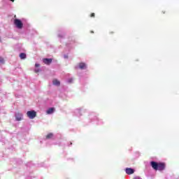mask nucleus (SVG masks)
<instances>
[{
  "label": "nucleus",
  "instance_id": "f257e3e1",
  "mask_svg": "<svg viewBox=\"0 0 179 179\" xmlns=\"http://www.w3.org/2000/svg\"><path fill=\"white\" fill-rule=\"evenodd\" d=\"M150 166L156 171H157V170L159 171H163V170H164V169H166V164L164 162L157 163L156 162H151Z\"/></svg>",
  "mask_w": 179,
  "mask_h": 179
},
{
  "label": "nucleus",
  "instance_id": "f03ea898",
  "mask_svg": "<svg viewBox=\"0 0 179 179\" xmlns=\"http://www.w3.org/2000/svg\"><path fill=\"white\" fill-rule=\"evenodd\" d=\"M14 24L17 29H23V22L19 19L14 20Z\"/></svg>",
  "mask_w": 179,
  "mask_h": 179
},
{
  "label": "nucleus",
  "instance_id": "7ed1b4c3",
  "mask_svg": "<svg viewBox=\"0 0 179 179\" xmlns=\"http://www.w3.org/2000/svg\"><path fill=\"white\" fill-rule=\"evenodd\" d=\"M27 115L29 117V118L33 120V118H36L37 113L34 110H30L27 113Z\"/></svg>",
  "mask_w": 179,
  "mask_h": 179
},
{
  "label": "nucleus",
  "instance_id": "20e7f679",
  "mask_svg": "<svg viewBox=\"0 0 179 179\" xmlns=\"http://www.w3.org/2000/svg\"><path fill=\"white\" fill-rule=\"evenodd\" d=\"M126 174H128L129 176H131V174H134L135 173V170L131 169V168H127L125 169Z\"/></svg>",
  "mask_w": 179,
  "mask_h": 179
},
{
  "label": "nucleus",
  "instance_id": "39448f33",
  "mask_svg": "<svg viewBox=\"0 0 179 179\" xmlns=\"http://www.w3.org/2000/svg\"><path fill=\"white\" fill-rule=\"evenodd\" d=\"M43 64H45V65H50V64L52 62V59H48L45 58L43 59Z\"/></svg>",
  "mask_w": 179,
  "mask_h": 179
},
{
  "label": "nucleus",
  "instance_id": "423d86ee",
  "mask_svg": "<svg viewBox=\"0 0 179 179\" xmlns=\"http://www.w3.org/2000/svg\"><path fill=\"white\" fill-rule=\"evenodd\" d=\"M22 116H23V115H22V113H17L15 115L16 121H22Z\"/></svg>",
  "mask_w": 179,
  "mask_h": 179
},
{
  "label": "nucleus",
  "instance_id": "0eeeda50",
  "mask_svg": "<svg viewBox=\"0 0 179 179\" xmlns=\"http://www.w3.org/2000/svg\"><path fill=\"white\" fill-rule=\"evenodd\" d=\"M52 83L55 86H59V85H61V83L59 82V80L57 79L53 80Z\"/></svg>",
  "mask_w": 179,
  "mask_h": 179
},
{
  "label": "nucleus",
  "instance_id": "6e6552de",
  "mask_svg": "<svg viewBox=\"0 0 179 179\" xmlns=\"http://www.w3.org/2000/svg\"><path fill=\"white\" fill-rule=\"evenodd\" d=\"M54 111H55V108H50L47 111V114H52V113H54Z\"/></svg>",
  "mask_w": 179,
  "mask_h": 179
},
{
  "label": "nucleus",
  "instance_id": "1a4fd4ad",
  "mask_svg": "<svg viewBox=\"0 0 179 179\" xmlns=\"http://www.w3.org/2000/svg\"><path fill=\"white\" fill-rule=\"evenodd\" d=\"M80 69H86V64L85 63H80L79 64Z\"/></svg>",
  "mask_w": 179,
  "mask_h": 179
},
{
  "label": "nucleus",
  "instance_id": "9d476101",
  "mask_svg": "<svg viewBox=\"0 0 179 179\" xmlns=\"http://www.w3.org/2000/svg\"><path fill=\"white\" fill-rule=\"evenodd\" d=\"M20 58L21 59H26V54L25 53H20Z\"/></svg>",
  "mask_w": 179,
  "mask_h": 179
},
{
  "label": "nucleus",
  "instance_id": "9b49d317",
  "mask_svg": "<svg viewBox=\"0 0 179 179\" xmlns=\"http://www.w3.org/2000/svg\"><path fill=\"white\" fill-rule=\"evenodd\" d=\"M52 136H54V134L52 133H49L46 136V139H51V138H52Z\"/></svg>",
  "mask_w": 179,
  "mask_h": 179
},
{
  "label": "nucleus",
  "instance_id": "f8f14e48",
  "mask_svg": "<svg viewBox=\"0 0 179 179\" xmlns=\"http://www.w3.org/2000/svg\"><path fill=\"white\" fill-rule=\"evenodd\" d=\"M0 62L1 64H5V59H3V57H0Z\"/></svg>",
  "mask_w": 179,
  "mask_h": 179
},
{
  "label": "nucleus",
  "instance_id": "ddd939ff",
  "mask_svg": "<svg viewBox=\"0 0 179 179\" xmlns=\"http://www.w3.org/2000/svg\"><path fill=\"white\" fill-rule=\"evenodd\" d=\"M68 82H69V83H72V82H73V78H69Z\"/></svg>",
  "mask_w": 179,
  "mask_h": 179
},
{
  "label": "nucleus",
  "instance_id": "4468645a",
  "mask_svg": "<svg viewBox=\"0 0 179 179\" xmlns=\"http://www.w3.org/2000/svg\"><path fill=\"white\" fill-rule=\"evenodd\" d=\"M38 72H40V69H35V73H38Z\"/></svg>",
  "mask_w": 179,
  "mask_h": 179
},
{
  "label": "nucleus",
  "instance_id": "2eb2a0df",
  "mask_svg": "<svg viewBox=\"0 0 179 179\" xmlns=\"http://www.w3.org/2000/svg\"><path fill=\"white\" fill-rule=\"evenodd\" d=\"M94 16H95L94 13H91L90 17H94Z\"/></svg>",
  "mask_w": 179,
  "mask_h": 179
},
{
  "label": "nucleus",
  "instance_id": "dca6fc26",
  "mask_svg": "<svg viewBox=\"0 0 179 179\" xmlns=\"http://www.w3.org/2000/svg\"><path fill=\"white\" fill-rule=\"evenodd\" d=\"M35 66H36V68H38V66H40V64H35Z\"/></svg>",
  "mask_w": 179,
  "mask_h": 179
},
{
  "label": "nucleus",
  "instance_id": "f3484780",
  "mask_svg": "<svg viewBox=\"0 0 179 179\" xmlns=\"http://www.w3.org/2000/svg\"><path fill=\"white\" fill-rule=\"evenodd\" d=\"M10 1H11V2H15V0H10Z\"/></svg>",
  "mask_w": 179,
  "mask_h": 179
},
{
  "label": "nucleus",
  "instance_id": "a211bd4d",
  "mask_svg": "<svg viewBox=\"0 0 179 179\" xmlns=\"http://www.w3.org/2000/svg\"><path fill=\"white\" fill-rule=\"evenodd\" d=\"M91 33H92V34H93V33H94V31H91Z\"/></svg>",
  "mask_w": 179,
  "mask_h": 179
},
{
  "label": "nucleus",
  "instance_id": "6ab92c4d",
  "mask_svg": "<svg viewBox=\"0 0 179 179\" xmlns=\"http://www.w3.org/2000/svg\"><path fill=\"white\" fill-rule=\"evenodd\" d=\"M113 33H114V32H110V34H113Z\"/></svg>",
  "mask_w": 179,
  "mask_h": 179
},
{
  "label": "nucleus",
  "instance_id": "aec40b11",
  "mask_svg": "<svg viewBox=\"0 0 179 179\" xmlns=\"http://www.w3.org/2000/svg\"><path fill=\"white\" fill-rule=\"evenodd\" d=\"M14 17H16V15H15Z\"/></svg>",
  "mask_w": 179,
  "mask_h": 179
},
{
  "label": "nucleus",
  "instance_id": "412c9836",
  "mask_svg": "<svg viewBox=\"0 0 179 179\" xmlns=\"http://www.w3.org/2000/svg\"><path fill=\"white\" fill-rule=\"evenodd\" d=\"M0 41H1V38H0Z\"/></svg>",
  "mask_w": 179,
  "mask_h": 179
}]
</instances>
